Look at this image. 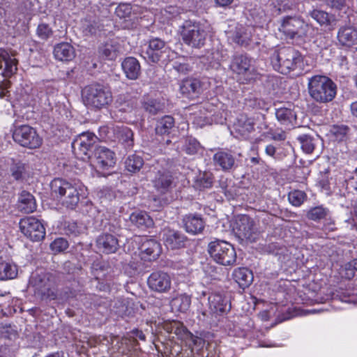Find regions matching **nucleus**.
<instances>
[{
  "instance_id": "72a5a7b5",
  "label": "nucleus",
  "mask_w": 357,
  "mask_h": 357,
  "mask_svg": "<svg viewBox=\"0 0 357 357\" xmlns=\"http://www.w3.org/2000/svg\"><path fill=\"white\" fill-rule=\"evenodd\" d=\"M209 308L213 313L225 312L227 310V301L219 293H212L208 298Z\"/></svg>"
},
{
  "instance_id": "4c0bfd02",
  "label": "nucleus",
  "mask_w": 357,
  "mask_h": 357,
  "mask_svg": "<svg viewBox=\"0 0 357 357\" xmlns=\"http://www.w3.org/2000/svg\"><path fill=\"white\" fill-rule=\"evenodd\" d=\"M18 270L15 264L8 262L0 263V280H7L15 278Z\"/></svg>"
},
{
  "instance_id": "338daca9",
  "label": "nucleus",
  "mask_w": 357,
  "mask_h": 357,
  "mask_svg": "<svg viewBox=\"0 0 357 357\" xmlns=\"http://www.w3.org/2000/svg\"><path fill=\"white\" fill-rule=\"evenodd\" d=\"M350 109H351V114L354 116L357 117V101L354 102L351 104Z\"/></svg>"
},
{
  "instance_id": "3c124183",
  "label": "nucleus",
  "mask_w": 357,
  "mask_h": 357,
  "mask_svg": "<svg viewBox=\"0 0 357 357\" xmlns=\"http://www.w3.org/2000/svg\"><path fill=\"white\" fill-rule=\"evenodd\" d=\"M305 197L306 195L304 192L301 190H294L289 193L288 199L292 205L299 206L303 203Z\"/></svg>"
},
{
  "instance_id": "774afa93",
  "label": "nucleus",
  "mask_w": 357,
  "mask_h": 357,
  "mask_svg": "<svg viewBox=\"0 0 357 357\" xmlns=\"http://www.w3.org/2000/svg\"><path fill=\"white\" fill-rule=\"evenodd\" d=\"M46 357H63V353L57 351L50 354L47 355Z\"/></svg>"
},
{
  "instance_id": "a18cd8bd",
  "label": "nucleus",
  "mask_w": 357,
  "mask_h": 357,
  "mask_svg": "<svg viewBox=\"0 0 357 357\" xmlns=\"http://www.w3.org/2000/svg\"><path fill=\"white\" fill-rule=\"evenodd\" d=\"M272 15H279L292 9V4L284 1L276 0L270 4Z\"/></svg>"
},
{
  "instance_id": "dca6fc26",
  "label": "nucleus",
  "mask_w": 357,
  "mask_h": 357,
  "mask_svg": "<svg viewBox=\"0 0 357 357\" xmlns=\"http://www.w3.org/2000/svg\"><path fill=\"white\" fill-rule=\"evenodd\" d=\"M213 160L215 166L226 172H230L238 166L235 153L229 149H218L213 155Z\"/></svg>"
},
{
  "instance_id": "69168bd1",
  "label": "nucleus",
  "mask_w": 357,
  "mask_h": 357,
  "mask_svg": "<svg viewBox=\"0 0 357 357\" xmlns=\"http://www.w3.org/2000/svg\"><path fill=\"white\" fill-rule=\"evenodd\" d=\"M132 333H133L134 337L135 338H139L141 340H145L146 337L142 331H139V330H135V331H133Z\"/></svg>"
},
{
  "instance_id": "a878e982",
  "label": "nucleus",
  "mask_w": 357,
  "mask_h": 357,
  "mask_svg": "<svg viewBox=\"0 0 357 357\" xmlns=\"http://www.w3.org/2000/svg\"><path fill=\"white\" fill-rule=\"evenodd\" d=\"M121 67L126 77L131 80H136L141 75V66L138 60L132 56L124 59Z\"/></svg>"
},
{
  "instance_id": "49530a36",
  "label": "nucleus",
  "mask_w": 357,
  "mask_h": 357,
  "mask_svg": "<svg viewBox=\"0 0 357 357\" xmlns=\"http://www.w3.org/2000/svg\"><path fill=\"white\" fill-rule=\"evenodd\" d=\"M232 40L234 43L243 47L249 45L250 41V36L243 31L242 27L236 30L232 36Z\"/></svg>"
},
{
  "instance_id": "423d86ee",
  "label": "nucleus",
  "mask_w": 357,
  "mask_h": 357,
  "mask_svg": "<svg viewBox=\"0 0 357 357\" xmlns=\"http://www.w3.org/2000/svg\"><path fill=\"white\" fill-rule=\"evenodd\" d=\"M82 98L86 107L101 109L112 102V93L108 86L94 82L82 89Z\"/></svg>"
},
{
  "instance_id": "5701e85b",
  "label": "nucleus",
  "mask_w": 357,
  "mask_h": 357,
  "mask_svg": "<svg viewBox=\"0 0 357 357\" xmlns=\"http://www.w3.org/2000/svg\"><path fill=\"white\" fill-rule=\"evenodd\" d=\"M251 59L246 54H235L232 56L229 68L238 75H245L250 73Z\"/></svg>"
},
{
  "instance_id": "20e7f679",
  "label": "nucleus",
  "mask_w": 357,
  "mask_h": 357,
  "mask_svg": "<svg viewBox=\"0 0 357 357\" xmlns=\"http://www.w3.org/2000/svg\"><path fill=\"white\" fill-rule=\"evenodd\" d=\"M307 90L313 101L319 104H328L336 96L337 85L326 76L314 75L308 79Z\"/></svg>"
},
{
  "instance_id": "0e129e2a",
  "label": "nucleus",
  "mask_w": 357,
  "mask_h": 357,
  "mask_svg": "<svg viewBox=\"0 0 357 357\" xmlns=\"http://www.w3.org/2000/svg\"><path fill=\"white\" fill-rule=\"evenodd\" d=\"M217 6L227 7L229 6L234 0H214Z\"/></svg>"
},
{
  "instance_id": "6e6552de",
  "label": "nucleus",
  "mask_w": 357,
  "mask_h": 357,
  "mask_svg": "<svg viewBox=\"0 0 357 357\" xmlns=\"http://www.w3.org/2000/svg\"><path fill=\"white\" fill-rule=\"evenodd\" d=\"M211 257L222 266H233L236 261V252L234 246L227 241L215 239L208 245Z\"/></svg>"
},
{
  "instance_id": "aec40b11",
  "label": "nucleus",
  "mask_w": 357,
  "mask_h": 357,
  "mask_svg": "<svg viewBox=\"0 0 357 357\" xmlns=\"http://www.w3.org/2000/svg\"><path fill=\"white\" fill-rule=\"evenodd\" d=\"M98 250L105 255L115 253L119 248L118 238L113 234L103 233L96 238Z\"/></svg>"
},
{
  "instance_id": "39448f33",
  "label": "nucleus",
  "mask_w": 357,
  "mask_h": 357,
  "mask_svg": "<svg viewBox=\"0 0 357 357\" xmlns=\"http://www.w3.org/2000/svg\"><path fill=\"white\" fill-rule=\"evenodd\" d=\"M29 284L34 294L41 300H55L59 298L57 291L58 278L49 272L33 273L29 279Z\"/></svg>"
},
{
  "instance_id": "bb28decb",
  "label": "nucleus",
  "mask_w": 357,
  "mask_h": 357,
  "mask_svg": "<svg viewBox=\"0 0 357 357\" xmlns=\"http://www.w3.org/2000/svg\"><path fill=\"white\" fill-rule=\"evenodd\" d=\"M143 258L146 260L152 261L156 259L161 253L160 244L154 239H146L140 246Z\"/></svg>"
},
{
  "instance_id": "c85d7f7f",
  "label": "nucleus",
  "mask_w": 357,
  "mask_h": 357,
  "mask_svg": "<svg viewBox=\"0 0 357 357\" xmlns=\"http://www.w3.org/2000/svg\"><path fill=\"white\" fill-rule=\"evenodd\" d=\"M289 105V107H281L275 109L278 121L286 126H294L296 122V114Z\"/></svg>"
},
{
  "instance_id": "09e8293b",
  "label": "nucleus",
  "mask_w": 357,
  "mask_h": 357,
  "mask_svg": "<svg viewBox=\"0 0 357 357\" xmlns=\"http://www.w3.org/2000/svg\"><path fill=\"white\" fill-rule=\"evenodd\" d=\"M200 149L199 142L194 138H188L185 140L183 150L189 155L197 153Z\"/></svg>"
},
{
  "instance_id": "c756f323",
  "label": "nucleus",
  "mask_w": 357,
  "mask_h": 357,
  "mask_svg": "<svg viewBox=\"0 0 357 357\" xmlns=\"http://www.w3.org/2000/svg\"><path fill=\"white\" fill-rule=\"evenodd\" d=\"M132 225L141 229H146L153 226L154 222L151 216L145 211H135L130 215Z\"/></svg>"
},
{
  "instance_id": "f3484780",
  "label": "nucleus",
  "mask_w": 357,
  "mask_h": 357,
  "mask_svg": "<svg viewBox=\"0 0 357 357\" xmlns=\"http://www.w3.org/2000/svg\"><path fill=\"white\" fill-rule=\"evenodd\" d=\"M162 239L168 249L176 250L185 247L187 237L181 232L174 229H165Z\"/></svg>"
},
{
  "instance_id": "6e6d98bb",
  "label": "nucleus",
  "mask_w": 357,
  "mask_h": 357,
  "mask_svg": "<svg viewBox=\"0 0 357 357\" xmlns=\"http://www.w3.org/2000/svg\"><path fill=\"white\" fill-rule=\"evenodd\" d=\"M143 107L146 112L153 115L158 114L162 109L160 104L155 100H149L144 102Z\"/></svg>"
},
{
  "instance_id": "ea45409f",
  "label": "nucleus",
  "mask_w": 357,
  "mask_h": 357,
  "mask_svg": "<svg viewBox=\"0 0 357 357\" xmlns=\"http://www.w3.org/2000/svg\"><path fill=\"white\" fill-rule=\"evenodd\" d=\"M144 160L142 157L137 155H129L125 162L126 169L132 173H135L142 167Z\"/></svg>"
},
{
  "instance_id": "c9c22d12",
  "label": "nucleus",
  "mask_w": 357,
  "mask_h": 357,
  "mask_svg": "<svg viewBox=\"0 0 357 357\" xmlns=\"http://www.w3.org/2000/svg\"><path fill=\"white\" fill-rule=\"evenodd\" d=\"M213 183V176L211 172H204L199 173L195 181V188L203 190L211 188Z\"/></svg>"
},
{
  "instance_id": "e433bc0d",
  "label": "nucleus",
  "mask_w": 357,
  "mask_h": 357,
  "mask_svg": "<svg viewBox=\"0 0 357 357\" xmlns=\"http://www.w3.org/2000/svg\"><path fill=\"white\" fill-rule=\"evenodd\" d=\"M174 126V118L171 116H165L157 121L155 132L160 135L169 134Z\"/></svg>"
},
{
  "instance_id": "f257e3e1",
  "label": "nucleus",
  "mask_w": 357,
  "mask_h": 357,
  "mask_svg": "<svg viewBox=\"0 0 357 357\" xmlns=\"http://www.w3.org/2000/svg\"><path fill=\"white\" fill-rule=\"evenodd\" d=\"M97 137L91 132L79 135L72 143L73 152L81 160L89 159L98 171L105 174L116 164L115 153L109 149L99 146Z\"/></svg>"
},
{
  "instance_id": "13d9d810",
  "label": "nucleus",
  "mask_w": 357,
  "mask_h": 357,
  "mask_svg": "<svg viewBox=\"0 0 357 357\" xmlns=\"http://www.w3.org/2000/svg\"><path fill=\"white\" fill-rule=\"evenodd\" d=\"M356 269L353 267L351 262L345 264L342 275L348 280L352 279L355 275Z\"/></svg>"
},
{
  "instance_id": "7c9ffc66",
  "label": "nucleus",
  "mask_w": 357,
  "mask_h": 357,
  "mask_svg": "<svg viewBox=\"0 0 357 357\" xmlns=\"http://www.w3.org/2000/svg\"><path fill=\"white\" fill-rule=\"evenodd\" d=\"M3 63L5 64V68L1 73L3 77H10L16 73L17 61L15 59H11L5 50L0 48V69L2 68Z\"/></svg>"
},
{
  "instance_id": "f03ea898",
  "label": "nucleus",
  "mask_w": 357,
  "mask_h": 357,
  "mask_svg": "<svg viewBox=\"0 0 357 357\" xmlns=\"http://www.w3.org/2000/svg\"><path fill=\"white\" fill-rule=\"evenodd\" d=\"M175 333L183 332V336L186 340L189 349L183 350L179 345L174 346L170 351L173 357H216L218 351L216 344L206 341L202 337L193 335L188 331L180 322H175Z\"/></svg>"
},
{
  "instance_id": "412c9836",
  "label": "nucleus",
  "mask_w": 357,
  "mask_h": 357,
  "mask_svg": "<svg viewBox=\"0 0 357 357\" xmlns=\"http://www.w3.org/2000/svg\"><path fill=\"white\" fill-rule=\"evenodd\" d=\"M182 222L185 230L194 235L202 233L205 227V222L201 215L190 213L183 216Z\"/></svg>"
},
{
  "instance_id": "680f3d73",
  "label": "nucleus",
  "mask_w": 357,
  "mask_h": 357,
  "mask_svg": "<svg viewBox=\"0 0 357 357\" xmlns=\"http://www.w3.org/2000/svg\"><path fill=\"white\" fill-rule=\"evenodd\" d=\"M324 229L328 231H333L336 229V227L334 222L328 219L326 220V222L324 225Z\"/></svg>"
},
{
  "instance_id": "9b49d317",
  "label": "nucleus",
  "mask_w": 357,
  "mask_h": 357,
  "mask_svg": "<svg viewBox=\"0 0 357 357\" xmlns=\"http://www.w3.org/2000/svg\"><path fill=\"white\" fill-rule=\"evenodd\" d=\"M13 138L16 143L29 149L38 148L42 144V139L36 130L28 125L15 127Z\"/></svg>"
},
{
  "instance_id": "1a4fd4ad",
  "label": "nucleus",
  "mask_w": 357,
  "mask_h": 357,
  "mask_svg": "<svg viewBox=\"0 0 357 357\" xmlns=\"http://www.w3.org/2000/svg\"><path fill=\"white\" fill-rule=\"evenodd\" d=\"M206 32L199 23L191 20L185 21L181 30L183 42L192 47L201 48L205 44Z\"/></svg>"
},
{
  "instance_id": "37998d69",
  "label": "nucleus",
  "mask_w": 357,
  "mask_h": 357,
  "mask_svg": "<svg viewBox=\"0 0 357 357\" xmlns=\"http://www.w3.org/2000/svg\"><path fill=\"white\" fill-rule=\"evenodd\" d=\"M133 132L128 127H122L119 130V141L124 144L126 148H131L134 144Z\"/></svg>"
},
{
  "instance_id": "ddd939ff",
  "label": "nucleus",
  "mask_w": 357,
  "mask_h": 357,
  "mask_svg": "<svg viewBox=\"0 0 357 357\" xmlns=\"http://www.w3.org/2000/svg\"><path fill=\"white\" fill-rule=\"evenodd\" d=\"M19 225L21 232L32 241H42L45 236L44 225L33 216L21 219Z\"/></svg>"
},
{
  "instance_id": "6ab92c4d",
  "label": "nucleus",
  "mask_w": 357,
  "mask_h": 357,
  "mask_svg": "<svg viewBox=\"0 0 357 357\" xmlns=\"http://www.w3.org/2000/svg\"><path fill=\"white\" fill-rule=\"evenodd\" d=\"M174 177L167 170H159L156 172L152 182L153 187L160 194L168 192L174 187Z\"/></svg>"
},
{
  "instance_id": "8fccbe9b",
  "label": "nucleus",
  "mask_w": 357,
  "mask_h": 357,
  "mask_svg": "<svg viewBox=\"0 0 357 357\" xmlns=\"http://www.w3.org/2000/svg\"><path fill=\"white\" fill-rule=\"evenodd\" d=\"M349 131V128L346 125H333L330 132L335 137L336 139L342 140Z\"/></svg>"
},
{
  "instance_id": "a211bd4d",
  "label": "nucleus",
  "mask_w": 357,
  "mask_h": 357,
  "mask_svg": "<svg viewBox=\"0 0 357 357\" xmlns=\"http://www.w3.org/2000/svg\"><path fill=\"white\" fill-rule=\"evenodd\" d=\"M203 87L204 83L199 79L188 77L182 81L180 91L185 97L195 99L202 94Z\"/></svg>"
},
{
  "instance_id": "c03bdc74",
  "label": "nucleus",
  "mask_w": 357,
  "mask_h": 357,
  "mask_svg": "<svg viewBox=\"0 0 357 357\" xmlns=\"http://www.w3.org/2000/svg\"><path fill=\"white\" fill-rule=\"evenodd\" d=\"M191 304V298L187 294H182L173 299L172 305L180 312H185Z\"/></svg>"
},
{
  "instance_id": "f8f14e48",
  "label": "nucleus",
  "mask_w": 357,
  "mask_h": 357,
  "mask_svg": "<svg viewBox=\"0 0 357 357\" xmlns=\"http://www.w3.org/2000/svg\"><path fill=\"white\" fill-rule=\"evenodd\" d=\"M144 53V59L150 62H166L169 60L170 49L164 40L155 38L149 40V45Z\"/></svg>"
},
{
  "instance_id": "a19ab883",
  "label": "nucleus",
  "mask_w": 357,
  "mask_h": 357,
  "mask_svg": "<svg viewBox=\"0 0 357 357\" xmlns=\"http://www.w3.org/2000/svg\"><path fill=\"white\" fill-rule=\"evenodd\" d=\"M115 107L121 112H130L133 109V102L128 96L120 94L115 100Z\"/></svg>"
},
{
  "instance_id": "5fc2aeb1",
  "label": "nucleus",
  "mask_w": 357,
  "mask_h": 357,
  "mask_svg": "<svg viewBox=\"0 0 357 357\" xmlns=\"http://www.w3.org/2000/svg\"><path fill=\"white\" fill-rule=\"evenodd\" d=\"M115 14L119 18H130L132 14V7L130 4L122 3L116 8Z\"/></svg>"
},
{
  "instance_id": "4d7b16f0",
  "label": "nucleus",
  "mask_w": 357,
  "mask_h": 357,
  "mask_svg": "<svg viewBox=\"0 0 357 357\" xmlns=\"http://www.w3.org/2000/svg\"><path fill=\"white\" fill-rule=\"evenodd\" d=\"M52 33V29L47 24L41 23L38 26L37 34L42 39H47Z\"/></svg>"
},
{
  "instance_id": "f704fd0d",
  "label": "nucleus",
  "mask_w": 357,
  "mask_h": 357,
  "mask_svg": "<svg viewBox=\"0 0 357 357\" xmlns=\"http://www.w3.org/2000/svg\"><path fill=\"white\" fill-rule=\"evenodd\" d=\"M18 208L25 213L33 212L36 208L33 196L26 191H22L19 197Z\"/></svg>"
},
{
  "instance_id": "473e14b6",
  "label": "nucleus",
  "mask_w": 357,
  "mask_h": 357,
  "mask_svg": "<svg viewBox=\"0 0 357 357\" xmlns=\"http://www.w3.org/2000/svg\"><path fill=\"white\" fill-rule=\"evenodd\" d=\"M233 278L242 289L248 287L253 281L252 272L247 268H238L234 271Z\"/></svg>"
},
{
  "instance_id": "bf43d9fd",
  "label": "nucleus",
  "mask_w": 357,
  "mask_h": 357,
  "mask_svg": "<svg viewBox=\"0 0 357 357\" xmlns=\"http://www.w3.org/2000/svg\"><path fill=\"white\" fill-rule=\"evenodd\" d=\"M174 68L177 72L183 74H186L191 71V68L188 63H177Z\"/></svg>"
},
{
  "instance_id": "b1692460",
  "label": "nucleus",
  "mask_w": 357,
  "mask_h": 357,
  "mask_svg": "<svg viewBox=\"0 0 357 357\" xmlns=\"http://www.w3.org/2000/svg\"><path fill=\"white\" fill-rule=\"evenodd\" d=\"M308 15L314 20L320 26L332 30L336 25V18L333 14L324 10L313 9L308 13Z\"/></svg>"
},
{
  "instance_id": "cd10ccee",
  "label": "nucleus",
  "mask_w": 357,
  "mask_h": 357,
  "mask_svg": "<svg viewBox=\"0 0 357 357\" xmlns=\"http://www.w3.org/2000/svg\"><path fill=\"white\" fill-rule=\"evenodd\" d=\"M337 38L342 45L351 46L357 44V28L353 26H344L340 28Z\"/></svg>"
},
{
  "instance_id": "9d476101",
  "label": "nucleus",
  "mask_w": 357,
  "mask_h": 357,
  "mask_svg": "<svg viewBox=\"0 0 357 357\" xmlns=\"http://www.w3.org/2000/svg\"><path fill=\"white\" fill-rule=\"evenodd\" d=\"M279 30L288 38L301 39L307 36L309 27L299 17L286 16L281 20Z\"/></svg>"
},
{
  "instance_id": "2eb2a0df",
  "label": "nucleus",
  "mask_w": 357,
  "mask_h": 357,
  "mask_svg": "<svg viewBox=\"0 0 357 357\" xmlns=\"http://www.w3.org/2000/svg\"><path fill=\"white\" fill-rule=\"evenodd\" d=\"M147 284L150 289L158 293L168 292L172 286L170 276L163 271L152 273L147 280Z\"/></svg>"
},
{
  "instance_id": "79ce46f5",
  "label": "nucleus",
  "mask_w": 357,
  "mask_h": 357,
  "mask_svg": "<svg viewBox=\"0 0 357 357\" xmlns=\"http://www.w3.org/2000/svg\"><path fill=\"white\" fill-rule=\"evenodd\" d=\"M329 214V210L322 206L311 208L307 213V218L313 221H319L326 218Z\"/></svg>"
},
{
  "instance_id": "0eeeda50",
  "label": "nucleus",
  "mask_w": 357,
  "mask_h": 357,
  "mask_svg": "<svg viewBox=\"0 0 357 357\" xmlns=\"http://www.w3.org/2000/svg\"><path fill=\"white\" fill-rule=\"evenodd\" d=\"M50 187L52 193L59 199L63 206L75 208L79 202V193L75 185L61 178H54Z\"/></svg>"
},
{
  "instance_id": "2f4dec72",
  "label": "nucleus",
  "mask_w": 357,
  "mask_h": 357,
  "mask_svg": "<svg viewBox=\"0 0 357 357\" xmlns=\"http://www.w3.org/2000/svg\"><path fill=\"white\" fill-rule=\"evenodd\" d=\"M54 55L59 61H70L75 56L74 47L68 43L56 45L54 48Z\"/></svg>"
},
{
  "instance_id": "de8ad7c7",
  "label": "nucleus",
  "mask_w": 357,
  "mask_h": 357,
  "mask_svg": "<svg viewBox=\"0 0 357 357\" xmlns=\"http://www.w3.org/2000/svg\"><path fill=\"white\" fill-rule=\"evenodd\" d=\"M303 151L306 153H311L314 149V139L308 135H302L298 137Z\"/></svg>"
},
{
  "instance_id": "864d4df0",
  "label": "nucleus",
  "mask_w": 357,
  "mask_h": 357,
  "mask_svg": "<svg viewBox=\"0 0 357 357\" xmlns=\"http://www.w3.org/2000/svg\"><path fill=\"white\" fill-rule=\"evenodd\" d=\"M63 229L67 235L77 236L80 234L81 227L76 222L69 220L65 222Z\"/></svg>"
},
{
  "instance_id": "7ed1b4c3",
  "label": "nucleus",
  "mask_w": 357,
  "mask_h": 357,
  "mask_svg": "<svg viewBox=\"0 0 357 357\" xmlns=\"http://www.w3.org/2000/svg\"><path fill=\"white\" fill-rule=\"evenodd\" d=\"M271 64L275 70L282 74L291 71L301 72L303 67L302 54L291 47H283L275 50L271 57Z\"/></svg>"
},
{
  "instance_id": "052dcab7",
  "label": "nucleus",
  "mask_w": 357,
  "mask_h": 357,
  "mask_svg": "<svg viewBox=\"0 0 357 357\" xmlns=\"http://www.w3.org/2000/svg\"><path fill=\"white\" fill-rule=\"evenodd\" d=\"M10 83L8 81L3 82L0 85V98H3L8 96L9 91L8 89L10 87Z\"/></svg>"
},
{
  "instance_id": "58836bf2",
  "label": "nucleus",
  "mask_w": 357,
  "mask_h": 357,
  "mask_svg": "<svg viewBox=\"0 0 357 357\" xmlns=\"http://www.w3.org/2000/svg\"><path fill=\"white\" fill-rule=\"evenodd\" d=\"M10 172L16 181H22L26 172V165L19 160H11Z\"/></svg>"
},
{
  "instance_id": "4be33fe9",
  "label": "nucleus",
  "mask_w": 357,
  "mask_h": 357,
  "mask_svg": "<svg viewBox=\"0 0 357 357\" xmlns=\"http://www.w3.org/2000/svg\"><path fill=\"white\" fill-rule=\"evenodd\" d=\"M123 52L121 45L116 40H111L101 44L98 47L100 56L106 60L114 61Z\"/></svg>"
},
{
  "instance_id": "603ef678",
  "label": "nucleus",
  "mask_w": 357,
  "mask_h": 357,
  "mask_svg": "<svg viewBox=\"0 0 357 357\" xmlns=\"http://www.w3.org/2000/svg\"><path fill=\"white\" fill-rule=\"evenodd\" d=\"M69 246L68 241L64 238H57L50 244V248L54 253L65 251Z\"/></svg>"
},
{
  "instance_id": "e2e57ef3",
  "label": "nucleus",
  "mask_w": 357,
  "mask_h": 357,
  "mask_svg": "<svg viewBox=\"0 0 357 357\" xmlns=\"http://www.w3.org/2000/svg\"><path fill=\"white\" fill-rule=\"evenodd\" d=\"M265 151L268 155L275 158L276 148L274 146L271 144L266 146Z\"/></svg>"
},
{
  "instance_id": "4468645a",
  "label": "nucleus",
  "mask_w": 357,
  "mask_h": 357,
  "mask_svg": "<svg viewBox=\"0 0 357 357\" xmlns=\"http://www.w3.org/2000/svg\"><path fill=\"white\" fill-rule=\"evenodd\" d=\"M255 223L248 215H243L236 222V235L243 242L253 243L258 238Z\"/></svg>"
},
{
  "instance_id": "393cba45",
  "label": "nucleus",
  "mask_w": 357,
  "mask_h": 357,
  "mask_svg": "<svg viewBox=\"0 0 357 357\" xmlns=\"http://www.w3.org/2000/svg\"><path fill=\"white\" fill-rule=\"evenodd\" d=\"M264 120L265 116L263 114H257V116L248 117L245 114H241L237 119L235 124L236 129L242 135L250 133L255 130V125L256 120Z\"/></svg>"
}]
</instances>
